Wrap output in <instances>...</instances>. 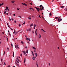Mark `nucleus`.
<instances>
[{
    "label": "nucleus",
    "instance_id": "obj_1",
    "mask_svg": "<svg viewBox=\"0 0 67 67\" xmlns=\"http://www.w3.org/2000/svg\"><path fill=\"white\" fill-rule=\"evenodd\" d=\"M18 46H18V45H15V48L16 49L19 48V47Z\"/></svg>",
    "mask_w": 67,
    "mask_h": 67
},
{
    "label": "nucleus",
    "instance_id": "obj_2",
    "mask_svg": "<svg viewBox=\"0 0 67 67\" xmlns=\"http://www.w3.org/2000/svg\"><path fill=\"white\" fill-rule=\"evenodd\" d=\"M61 20H62V19H58V22H59Z\"/></svg>",
    "mask_w": 67,
    "mask_h": 67
},
{
    "label": "nucleus",
    "instance_id": "obj_3",
    "mask_svg": "<svg viewBox=\"0 0 67 67\" xmlns=\"http://www.w3.org/2000/svg\"><path fill=\"white\" fill-rule=\"evenodd\" d=\"M37 29H36V30L35 32L36 36H37Z\"/></svg>",
    "mask_w": 67,
    "mask_h": 67
},
{
    "label": "nucleus",
    "instance_id": "obj_4",
    "mask_svg": "<svg viewBox=\"0 0 67 67\" xmlns=\"http://www.w3.org/2000/svg\"><path fill=\"white\" fill-rule=\"evenodd\" d=\"M6 10H8V11H9V9L8 8V7H6Z\"/></svg>",
    "mask_w": 67,
    "mask_h": 67
},
{
    "label": "nucleus",
    "instance_id": "obj_5",
    "mask_svg": "<svg viewBox=\"0 0 67 67\" xmlns=\"http://www.w3.org/2000/svg\"><path fill=\"white\" fill-rule=\"evenodd\" d=\"M39 36L38 38H41V35L39 34Z\"/></svg>",
    "mask_w": 67,
    "mask_h": 67
},
{
    "label": "nucleus",
    "instance_id": "obj_6",
    "mask_svg": "<svg viewBox=\"0 0 67 67\" xmlns=\"http://www.w3.org/2000/svg\"><path fill=\"white\" fill-rule=\"evenodd\" d=\"M33 26V24H32L30 25V27H31V26Z\"/></svg>",
    "mask_w": 67,
    "mask_h": 67
},
{
    "label": "nucleus",
    "instance_id": "obj_7",
    "mask_svg": "<svg viewBox=\"0 0 67 67\" xmlns=\"http://www.w3.org/2000/svg\"><path fill=\"white\" fill-rule=\"evenodd\" d=\"M11 2L12 3H14L15 2V1H11Z\"/></svg>",
    "mask_w": 67,
    "mask_h": 67
},
{
    "label": "nucleus",
    "instance_id": "obj_8",
    "mask_svg": "<svg viewBox=\"0 0 67 67\" xmlns=\"http://www.w3.org/2000/svg\"><path fill=\"white\" fill-rule=\"evenodd\" d=\"M35 55H36V56L37 57V53H35Z\"/></svg>",
    "mask_w": 67,
    "mask_h": 67
},
{
    "label": "nucleus",
    "instance_id": "obj_9",
    "mask_svg": "<svg viewBox=\"0 0 67 67\" xmlns=\"http://www.w3.org/2000/svg\"><path fill=\"white\" fill-rule=\"evenodd\" d=\"M37 10L38 12H39V8H37L36 9Z\"/></svg>",
    "mask_w": 67,
    "mask_h": 67
},
{
    "label": "nucleus",
    "instance_id": "obj_10",
    "mask_svg": "<svg viewBox=\"0 0 67 67\" xmlns=\"http://www.w3.org/2000/svg\"><path fill=\"white\" fill-rule=\"evenodd\" d=\"M49 15L50 16H51L52 15L51 13H50Z\"/></svg>",
    "mask_w": 67,
    "mask_h": 67
},
{
    "label": "nucleus",
    "instance_id": "obj_11",
    "mask_svg": "<svg viewBox=\"0 0 67 67\" xmlns=\"http://www.w3.org/2000/svg\"><path fill=\"white\" fill-rule=\"evenodd\" d=\"M65 10L66 11H67V8H65Z\"/></svg>",
    "mask_w": 67,
    "mask_h": 67
},
{
    "label": "nucleus",
    "instance_id": "obj_12",
    "mask_svg": "<svg viewBox=\"0 0 67 67\" xmlns=\"http://www.w3.org/2000/svg\"><path fill=\"white\" fill-rule=\"evenodd\" d=\"M25 62H26V59L25 58H24V63H25Z\"/></svg>",
    "mask_w": 67,
    "mask_h": 67
},
{
    "label": "nucleus",
    "instance_id": "obj_13",
    "mask_svg": "<svg viewBox=\"0 0 67 67\" xmlns=\"http://www.w3.org/2000/svg\"><path fill=\"white\" fill-rule=\"evenodd\" d=\"M28 51H29V50H27L26 51V53H27V54H28Z\"/></svg>",
    "mask_w": 67,
    "mask_h": 67
},
{
    "label": "nucleus",
    "instance_id": "obj_14",
    "mask_svg": "<svg viewBox=\"0 0 67 67\" xmlns=\"http://www.w3.org/2000/svg\"><path fill=\"white\" fill-rule=\"evenodd\" d=\"M15 60H16V62H17V63H19V61H18V60H17L16 59Z\"/></svg>",
    "mask_w": 67,
    "mask_h": 67
},
{
    "label": "nucleus",
    "instance_id": "obj_15",
    "mask_svg": "<svg viewBox=\"0 0 67 67\" xmlns=\"http://www.w3.org/2000/svg\"><path fill=\"white\" fill-rule=\"evenodd\" d=\"M29 31L30 32L31 31V28H29Z\"/></svg>",
    "mask_w": 67,
    "mask_h": 67
},
{
    "label": "nucleus",
    "instance_id": "obj_16",
    "mask_svg": "<svg viewBox=\"0 0 67 67\" xmlns=\"http://www.w3.org/2000/svg\"><path fill=\"white\" fill-rule=\"evenodd\" d=\"M42 6V5H41L40 6V8H41Z\"/></svg>",
    "mask_w": 67,
    "mask_h": 67
},
{
    "label": "nucleus",
    "instance_id": "obj_17",
    "mask_svg": "<svg viewBox=\"0 0 67 67\" xmlns=\"http://www.w3.org/2000/svg\"><path fill=\"white\" fill-rule=\"evenodd\" d=\"M32 48H33V49H36V48L34 47H32Z\"/></svg>",
    "mask_w": 67,
    "mask_h": 67
},
{
    "label": "nucleus",
    "instance_id": "obj_18",
    "mask_svg": "<svg viewBox=\"0 0 67 67\" xmlns=\"http://www.w3.org/2000/svg\"><path fill=\"white\" fill-rule=\"evenodd\" d=\"M36 26H37V25H35V24L34 25V27H36Z\"/></svg>",
    "mask_w": 67,
    "mask_h": 67
},
{
    "label": "nucleus",
    "instance_id": "obj_19",
    "mask_svg": "<svg viewBox=\"0 0 67 67\" xmlns=\"http://www.w3.org/2000/svg\"><path fill=\"white\" fill-rule=\"evenodd\" d=\"M61 8H64V6H61Z\"/></svg>",
    "mask_w": 67,
    "mask_h": 67
},
{
    "label": "nucleus",
    "instance_id": "obj_20",
    "mask_svg": "<svg viewBox=\"0 0 67 67\" xmlns=\"http://www.w3.org/2000/svg\"><path fill=\"white\" fill-rule=\"evenodd\" d=\"M9 20L10 21H11V19L10 18H9Z\"/></svg>",
    "mask_w": 67,
    "mask_h": 67
},
{
    "label": "nucleus",
    "instance_id": "obj_21",
    "mask_svg": "<svg viewBox=\"0 0 67 67\" xmlns=\"http://www.w3.org/2000/svg\"><path fill=\"white\" fill-rule=\"evenodd\" d=\"M15 64L16 65H18V63H17L16 62H15Z\"/></svg>",
    "mask_w": 67,
    "mask_h": 67
},
{
    "label": "nucleus",
    "instance_id": "obj_22",
    "mask_svg": "<svg viewBox=\"0 0 67 67\" xmlns=\"http://www.w3.org/2000/svg\"><path fill=\"white\" fill-rule=\"evenodd\" d=\"M18 32H16V34H15V35H16L17 34H18Z\"/></svg>",
    "mask_w": 67,
    "mask_h": 67
},
{
    "label": "nucleus",
    "instance_id": "obj_23",
    "mask_svg": "<svg viewBox=\"0 0 67 67\" xmlns=\"http://www.w3.org/2000/svg\"><path fill=\"white\" fill-rule=\"evenodd\" d=\"M4 13L5 14L6 13V12L5 11H4Z\"/></svg>",
    "mask_w": 67,
    "mask_h": 67
},
{
    "label": "nucleus",
    "instance_id": "obj_24",
    "mask_svg": "<svg viewBox=\"0 0 67 67\" xmlns=\"http://www.w3.org/2000/svg\"><path fill=\"white\" fill-rule=\"evenodd\" d=\"M42 9H44V7L43 6H42Z\"/></svg>",
    "mask_w": 67,
    "mask_h": 67
},
{
    "label": "nucleus",
    "instance_id": "obj_25",
    "mask_svg": "<svg viewBox=\"0 0 67 67\" xmlns=\"http://www.w3.org/2000/svg\"><path fill=\"white\" fill-rule=\"evenodd\" d=\"M7 49L9 51V48H8V47H7Z\"/></svg>",
    "mask_w": 67,
    "mask_h": 67
},
{
    "label": "nucleus",
    "instance_id": "obj_26",
    "mask_svg": "<svg viewBox=\"0 0 67 67\" xmlns=\"http://www.w3.org/2000/svg\"><path fill=\"white\" fill-rule=\"evenodd\" d=\"M24 5H25V6H27V5L26 4H25V3H24Z\"/></svg>",
    "mask_w": 67,
    "mask_h": 67
},
{
    "label": "nucleus",
    "instance_id": "obj_27",
    "mask_svg": "<svg viewBox=\"0 0 67 67\" xmlns=\"http://www.w3.org/2000/svg\"><path fill=\"white\" fill-rule=\"evenodd\" d=\"M29 39H29V38H27L26 40H29Z\"/></svg>",
    "mask_w": 67,
    "mask_h": 67
},
{
    "label": "nucleus",
    "instance_id": "obj_28",
    "mask_svg": "<svg viewBox=\"0 0 67 67\" xmlns=\"http://www.w3.org/2000/svg\"><path fill=\"white\" fill-rule=\"evenodd\" d=\"M8 27H9V28H10V29H11V27H10L9 25H8Z\"/></svg>",
    "mask_w": 67,
    "mask_h": 67
},
{
    "label": "nucleus",
    "instance_id": "obj_29",
    "mask_svg": "<svg viewBox=\"0 0 67 67\" xmlns=\"http://www.w3.org/2000/svg\"><path fill=\"white\" fill-rule=\"evenodd\" d=\"M6 38H7V40L8 41V38L7 37H6Z\"/></svg>",
    "mask_w": 67,
    "mask_h": 67
},
{
    "label": "nucleus",
    "instance_id": "obj_30",
    "mask_svg": "<svg viewBox=\"0 0 67 67\" xmlns=\"http://www.w3.org/2000/svg\"><path fill=\"white\" fill-rule=\"evenodd\" d=\"M15 32V30H14V31L13 33V34H14Z\"/></svg>",
    "mask_w": 67,
    "mask_h": 67
},
{
    "label": "nucleus",
    "instance_id": "obj_31",
    "mask_svg": "<svg viewBox=\"0 0 67 67\" xmlns=\"http://www.w3.org/2000/svg\"><path fill=\"white\" fill-rule=\"evenodd\" d=\"M30 10L33 9L32 8H30Z\"/></svg>",
    "mask_w": 67,
    "mask_h": 67
},
{
    "label": "nucleus",
    "instance_id": "obj_32",
    "mask_svg": "<svg viewBox=\"0 0 67 67\" xmlns=\"http://www.w3.org/2000/svg\"><path fill=\"white\" fill-rule=\"evenodd\" d=\"M36 58L35 57H33L32 58V59H35V58Z\"/></svg>",
    "mask_w": 67,
    "mask_h": 67
},
{
    "label": "nucleus",
    "instance_id": "obj_33",
    "mask_svg": "<svg viewBox=\"0 0 67 67\" xmlns=\"http://www.w3.org/2000/svg\"><path fill=\"white\" fill-rule=\"evenodd\" d=\"M21 43H22L23 44H24V43L22 41L21 42Z\"/></svg>",
    "mask_w": 67,
    "mask_h": 67
},
{
    "label": "nucleus",
    "instance_id": "obj_34",
    "mask_svg": "<svg viewBox=\"0 0 67 67\" xmlns=\"http://www.w3.org/2000/svg\"><path fill=\"white\" fill-rule=\"evenodd\" d=\"M40 9L41 10H42L43 9H42L41 8H41H40Z\"/></svg>",
    "mask_w": 67,
    "mask_h": 67
},
{
    "label": "nucleus",
    "instance_id": "obj_35",
    "mask_svg": "<svg viewBox=\"0 0 67 67\" xmlns=\"http://www.w3.org/2000/svg\"><path fill=\"white\" fill-rule=\"evenodd\" d=\"M8 67H10V65H8Z\"/></svg>",
    "mask_w": 67,
    "mask_h": 67
},
{
    "label": "nucleus",
    "instance_id": "obj_36",
    "mask_svg": "<svg viewBox=\"0 0 67 67\" xmlns=\"http://www.w3.org/2000/svg\"><path fill=\"white\" fill-rule=\"evenodd\" d=\"M3 65H6L5 63V62H4V64H3Z\"/></svg>",
    "mask_w": 67,
    "mask_h": 67
},
{
    "label": "nucleus",
    "instance_id": "obj_37",
    "mask_svg": "<svg viewBox=\"0 0 67 67\" xmlns=\"http://www.w3.org/2000/svg\"><path fill=\"white\" fill-rule=\"evenodd\" d=\"M27 31H29V29H27L26 30Z\"/></svg>",
    "mask_w": 67,
    "mask_h": 67
},
{
    "label": "nucleus",
    "instance_id": "obj_38",
    "mask_svg": "<svg viewBox=\"0 0 67 67\" xmlns=\"http://www.w3.org/2000/svg\"><path fill=\"white\" fill-rule=\"evenodd\" d=\"M32 32L33 34H34V31H32Z\"/></svg>",
    "mask_w": 67,
    "mask_h": 67
},
{
    "label": "nucleus",
    "instance_id": "obj_39",
    "mask_svg": "<svg viewBox=\"0 0 67 67\" xmlns=\"http://www.w3.org/2000/svg\"><path fill=\"white\" fill-rule=\"evenodd\" d=\"M38 16H39V17L40 18H41V17L40 16V15H38Z\"/></svg>",
    "mask_w": 67,
    "mask_h": 67
},
{
    "label": "nucleus",
    "instance_id": "obj_40",
    "mask_svg": "<svg viewBox=\"0 0 67 67\" xmlns=\"http://www.w3.org/2000/svg\"><path fill=\"white\" fill-rule=\"evenodd\" d=\"M14 23H16V21H14Z\"/></svg>",
    "mask_w": 67,
    "mask_h": 67
},
{
    "label": "nucleus",
    "instance_id": "obj_41",
    "mask_svg": "<svg viewBox=\"0 0 67 67\" xmlns=\"http://www.w3.org/2000/svg\"><path fill=\"white\" fill-rule=\"evenodd\" d=\"M36 65H37V67H38V65L37 64H36Z\"/></svg>",
    "mask_w": 67,
    "mask_h": 67
},
{
    "label": "nucleus",
    "instance_id": "obj_42",
    "mask_svg": "<svg viewBox=\"0 0 67 67\" xmlns=\"http://www.w3.org/2000/svg\"><path fill=\"white\" fill-rule=\"evenodd\" d=\"M13 55H14V52L13 51Z\"/></svg>",
    "mask_w": 67,
    "mask_h": 67
},
{
    "label": "nucleus",
    "instance_id": "obj_43",
    "mask_svg": "<svg viewBox=\"0 0 67 67\" xmlns=\"http://www.w3.org/2000/svg\"><path fill=\"white\" fill-rule=\"evenodd\" d=\"M20 56H21V57H22V54L21 53L20 54Z\"/></svg>",
    "mask_w": 67,
    "mask_h": 67
},
{
    "label": "nucleus",
    "instance_id": "obj_44",
    "mask_svg": "<svg viewBox=\"0 0 67 67\" xmlns=\"http://www.w3.org/2000/svg\"><path fill=\"white\" fill-rule=\"evenodd\" d=\"M32 56L33 57H34V53L33 54H32Z\"/></svg>",
    "mask_w": 67,
    "mask_h": 67
},
{
    "label": "nucleus",
    "instance_id": "obj_45",
    "mask_svg": "<svg viewBox=\"0 0 67 67\" xmlns=\"http://www.w3.org/2000/svg\"><path fill=\"white\" fill-rule=\"evenodd\" d=\"M18 60L19 61V62H21L20 60H19V59H18Z\"/></svg>",
    "mask_w": 67,
    "mask_h": 67
},
{
    "label": "nucleus",
    "instance_id": "obj_46",
    "mask_svg": "<svg viewBox=\"0 0 67 67\" xmlns=\"http://www.w3.org/2000/svg\"><path fill=\"white\" fill-rule=\"evenodd\" d=\"M55 19H58V17H55Z\"/></svg>",
    "mask_w": 67,
    "mask_h": 67
},
{
    "label": "nucleus",
    "instance_id": "obj_47",
    "mask_svg": "<svg viewBox=\"0 0 67 67\" xmlns=\"http://www.w3.org/2000/svg\"><path fill=\"white\" fill-rule=\"evenodd\" d=\"M24 53V54H25H25L26 53V52L25 51Z\"/></svg>",
    "mask_w": 67,
    "mask_h": 67
},
{
    "label": "nucleus",
    "instance_id": "obj_48",
    "mask_svg": "<svg viewBox=\"0 0 67 67\" xmlns=\"http://www.w3.org/2000/svg\"><path fill=\"white\" fill-rule=\"evenodd\" d=\"M3 4H4V3H2V4H1V5H3Z\"/></svg>",
    "mask_w": 67,
    "mask_h": 67
},
{
    "label": "nucleus",
    "instance_id": "obj_49",
    "mask_svg": "<svg viewBox=\"0 0 67 67\" xmlns=\"http://www.w3.org/2000/svg\"><path fill=\"white\" fill-rule=\"evenodd\" d=\"M9 35L10 37H11V35L10 34H9Z\"/></svg>",
    "mask_w": 67,
    "mask_h": 67
},
{
    "label": "nucleus",
    "instance_id": "obj_50",
    "mask_svg": "<svg viewBox=\"0 0 67 67\" xmlns=\"http://www.w3.org/2000/svg\"><path fill=\"white\" fill-rule=\"evenodd\" d=\"M11 46H12V47H13V45L12 44H11Z\"/></svg>",
    "mask_w": 67,
    "mask_h": 67
},
{
    "label": "nucleus",
    "instance_id": "obj_51",
    "mask_svg": "<svg viewBox=\"0 0 67 67\" xmlns=\"http://www.w3.org/2000/svg\"><path fill=\"white\" fill-rule=\"evenodd\" d=\"M22 4L23 5H24V3H22Z\"/></svg>",
    "mask_w": 67,
    "mask_h": 67
},
{
    "label": "nucleus",
    "instance_id": "obj_52",
    "mask_svg": "<svg viewBox=\"0 0 67 67\" xmlns=\"http://www.w3.org/2000/svg\"><path fill=\"white\" fill-rule=\"evenodd\" d=\"M21 31V30H19L18 31V32H19L20 31Z\"/></svg>",
    "mask_w": 67,
    "mask_h": 67
},
{
    "label": "nucleus",
    "instance_id": "obj_53",
    "mask_svg": "<svg viewBox=\"0 0 67 67\" xmlns=\"http://www.w3.org/2000/svg\"><path fill=\"white\" fill-rule=\"evenodd\" d=\"M14 54H13V57H14Z\"/></svg>",
    "mask_w": 67,
    "mask_h": 67
},
{
    "label": "nucleus",
    "instance_id": "obj_54",
    "mask_svg": "<svg viewBox=\"0 0 67 67\" xmlns=\"http://www.w3.org/2000/svg\"><path fill=\"white\" fill-rule=\"evenodd\" d=\"M31 53H32V54H34L33 53V52L32 51H31Z\"/></svg>",
    "mask_w": 67,
    "mask_h": 67
},
{
    "label": "nucleus",
    "instance_id": "obj_55",
    "mask_svg": "<svg viewBox=\"0 0 67 67\" xmlns=\"http://www.w3.org/2000/svg\"><path fill=\"white\" fill-rule=\"evenodd\" d=\"M34 29H35V27H34Z\"/></svg>",
    "mask_w": 67,
    "mask_h": 67
},
{
    "label": "nucleus",
    "instance_id": "obj_56",
    "mask_svg": "<svg viewBox=\"0 0 67 67\" xmlns=\"http://www.w3.org/2000/svg\"><path fill=\"white\" fill-rule=\"evenodd\" d=\"M21 25L20 24H19V26H20V27Z\"/></svg>",
    "mask_w": 67,
    "mask_h": 67
},
{
    "label": "nucleus",
    "instance_id": "obj_57",
    "mask_svg": "<svg viewBox=\"0 0 67 67\" xmlns=\"http://www.w3.org/2000/svg\"><path fill=\"white\" fill-rule=\"evenodd\" d=\"M43 31L44 32H46L45 31H44V30H43Z\"/></svg>",
    "mask_w": 67,
    "mask_h": 67
},
{
    "label": "nucleus",
    "instance_id": "obj_58",
    "mask_svg": "<svg viewBox=\"0 0 67 67\" xmlns=\"http://www.w3.org/2000/svg\"><path fill=\"white\" fill-rule=\"evenodd\" d=\"M4 54H5V51H4Z\"/></svg>",
    "mask_w": 67,
    "mask_h": 67
},
{
    "label": "nucleus",
    "instance_id": "obj_59",
    "mask_svg": "<svg viewBox=\"0 0 67 67\" xmlns=\"http://www.w3.org/2000/svg\"><path fill=\"white\" fill-rule=\"evenodd\" d=\"M30 4H31V5H32V3H30Z\"/></svg>",
    "mask_w": 67,
    "mask_h": 67
},
{
    "label": "nucleus",
    "instance_id": "obj_60",
    "mask_svg": "<svg viewBox=\"0 0 67 67\" xmlns=\"http://www.w3.org/2000/svg\"><path fill=\"white\" fill-rule=\"evenodd\" d=\"M17 9L18 10H19V9L18 8H17Z\"/></svg>",
    "mask_w": 67,
    "mask_h": 67
},
{
    "label": "nucleus",
    "instance_id": "obj_61",
    "mask_svg": "<svg viewBox=\"0 0 67 67\" xmlns=\"http://www.w3.org/2000/svg\"><path fill=\"white\" fill-rule=\"evenodd\" d=\"M49 66H50V63H49Z\"/></svg>",
    "mask_w": 67,
    "mask_h": 67
},
{
    "label": "nucleus",
    "instance_id": "obj_62",
    "mask_svg": "<svg viewBox=\"0 0 67 67\" xmlns=\"http://www.w3.org/2000/svg\"><path fill=\"white\" fill-rule=\"evenodd\" d=\"M30 20H31V18H29V19Z\"/></svg>",
    "mask_w": 67,
    "mask_h": 67
},
{
    "label": "nucleus",
    "instance_id": "obj_63",
    "mask_svg": "<svg viewBox=\"0 0 67 67\" xmlns=\"http://www.w3.org/2000/svg\"><path fill=\"white\" fill-rule=\"evenodd\" d=\"M12 20H13V19L12 18Z\"/></svg>",
    "mask_w": 67,
    "mask_h": 67
},
{
    "label": "nucleus",
    "instance_id": "obj_64",
    "mask_svg": "<svg viewBox=\"0 0 67 67\" xmlns=\"http://www.w3.org/2000/svg\"><path fill=\"white\" fill-rule=\"evenodd\" d=\"M25 24V22H24V23H23V24Z\"/></svg>",
    "mask_w": 67,
    "mask_h": 67
}]
</instances>
